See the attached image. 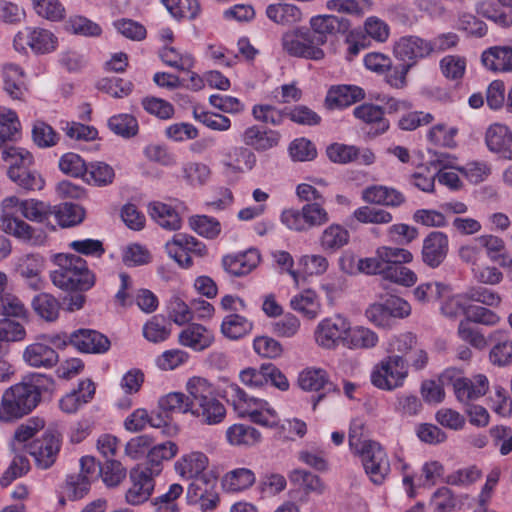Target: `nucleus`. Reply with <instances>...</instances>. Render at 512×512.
I'll return each mask as SVG.
<instances>
[{
  "instance_id": "nucleus-1",
  "label": "nucleus",
  "mask_w": 512,
  "mask_h": 512,
  "mask_svg": "<svg viewBox=\"0 0 512 512\" xmlns=\"http://www.w3.org/2000/svg\"><path fill=\"white\" fill-rule=\"evenodd\" d=\"M55 391L53 378L36 374L6 389L0 402V421L13 422L30 414L46 396Z\"/></svg>"
},
{
  "instance_id": "nucleus-2",
  "label": "nucleus",
  "mask_w": 512,
  "mask_h": 512,
  "mask_svg": "<svg viewBox=\"0 0 512 512\" xmlns=\"http://www.w3.org/2000/svg\"><path fill=\"white\" fill-rule=\"evenodd\" d=\"M55 391L53 378L36 374L6 389L0 402V421L13 422L30 414L46 396Z\"/></svg>"
},
{
  "instance_id": "nucleus-3",
  "label": "nucleus",
  "mask_w": 512,
  "mask_h": 512,
  "mask_svg": "<svg viewBox=\"0 0 512 512\" xmlns=\"http://www.w3.org/2000/svg\"><path fill=\"white\" fill-rule=\"evenodd\" d=\"M186 391L190 399V413L201 423L215 425L224 420L226 409L205 378L194 376L188 379Z\"/></svg>"
},
{
  "instance_id": "nucleus-4",
  "label": "nucleus",
  "mask_w": 512,
  "mask_h": 512,
  "mask_svg": "<svg viewBox=\"0 0 512 512\" xmlns=\"http://www.w3.org/2000/svg\"><path fill=\"white\" fill-rule=\"evenodd\" d=\"M56 262L58 268L51 273V280L57 287L64 290L86 291L94 285V275L80 256L59 254Z\"/></svg>"
},
{
  "instance_id": "nucleus-5",
  "label": "nucleus",
  "mask_w": 512,
  "mask_h": 512,
  "mask_svg": "<svg viewBox=\"0 0 512 512\" xmlns=\"http://www.w3.org/2000/svg\"><path fill=\"white\" fill-rule=\"evenodd\" d=\"M227 393L241 416H248L253 423L264 427L272 428L278 425V414L266 401L249 397L237 384L229 385Z\"/></svg>"
},
{
  "instance_id": "nucleus-6",
  "label": "nucleus",
  "mask_w": 512,
  "mask_h": 512,
  "mask_svg": "<svg viewBox=\"0 0 512 512\" xmlns=\"http://www.w3.org/2000/svg\"><path fill=\"white\" fill-rule=\"evenodd\" d=\"M282 50L291 57L310 60H321L325 57L324 50L307 27H296L287 30L281 36Z\"/></svg>"
},
{
  "instance_id": "nucleus-7",
  "label": "nucleus",
  "mask_w": 512,
  "mask_h": 512,
  "mask_svg": "<svg viewBox=\"0 0 512 512\" xmlns=\"http://www.w3.org/2000/svg\"><path fill=\"white\" fill-rule=\"evenodd\" d=\"M323 202L305 204L301 209H287L281 214L282 223L291 230L308 231L329 222L328 211L322 206Z\"/></svg>"
},
{
  "instance_id": "nucleus-8",
  "label": "nucleus",
  "mask_w": 512,
  "mask_h": 512,
  "mask_svg": "<svg viewBox=\"0 0 512 512\" xmlns=\"http://www.w3.org/2000/svg\"><path fill=\"white\" fill-rule=\"evenodd\" d=\"M407 361L402 356H388L371 372V383L378 389L392 391L401 387L408 375Z\"/></svg>"
},
{
  "instance_id": "nucleus-9",
  "label": "nucleus",
  "mask_w": 512,
  "mask_h": 512,
  "mask_svg": "<svg viewBox=\"0 0 512 512\" xmlns=\"http://www.w3.org/2000/svg\"><path fill=\"white\" fill-rule=\"evenodd\" d=\"M13 45L16 51L25 53L27 48L36 55L53 52L58 45L56 35L41 27H24L15 35Z\"/></svg>"
},
{
  "instance_id": "nucleus-10",
  "label": "nucleus",
  "mask_w": 512,
  "mask_h": 512,
  "mask_svg": "<svg viewBox=\"0 0 512 512\" xmlns=\"http://www.w3.org/2000/svg\"><path fill=\"white\" fill-rule=\"evenodd\" d=\"M356 456L360 457L363 468L374 484H382L390 473V462L386 451L380 443L368 440L366 445L357 450Z\"/></svg>"
},
{
  "instance_id": "nucleus-11",
  "label": "nucleus",
  "mask_w": 512,
  "mask_h": 512,
  "mask_svg": "<svg viewBox=\"0 0 512 512\" xmlns=\"http://www.w3.org/2000/svg\"><path fill=\"white\" fill-rule=\"evenodd\" d=\"M349 329V320L341 315L321 320L315 328L314 339L319 347L334 350L345 348V338Z\"/></svg>"
},
{
  "instance_id": "nucleus-12",
  "label": "nucleus",
  "mask_w": 512,
  "mask_h": 512,
  "mask_svg": "<svg viewBox=\"0 0 512 512\" xmlns=\"http://www.w3.org/2000/svg\"><path fill=\"white\" fill-rule=\"evenodd\" d=\"M166 252L174 259L179 266L189 268L193 261L190 254L203 257L207 254V248L204 243L194 236L178 233L165 245Z\"/></svg>"
},
{
  "instance_id": "nucleus-13",
  "label": "nucleus",
  "mask_w": 512,
  "mask_h": 512,
  "mask_svg": "<svg viewBox=\"0 0 512 512\" xmlns=\"http://www.w3.org/2000/svg\"><path fill=\"white\" fill-rule=\"evenodd\" d=\"M154 471L145 465H137L129 473L131 482L130 488L126 492V501L131 505H139L147 501L155 486Z\"/></svg>"
},
{
  "instance_id": "nucleus-14",
  "label": "nucleus",
  "mask_w": 512,
  "mask_h": 512,
  "mask_svg": "<svg viewBox=\"0 0 512 512\" xmlns=\"http://www.w3.org/2000/svg\"><path fill=\"white\" fill-rule=\"evenodd\" d=\"M61 448L60 434L47 430L30 444V455L39 469H49L56 461Z\"/></svg>"
},
{
  "instance_id": "nucleus-15",
  "label": "nucleus",
  "mask_w": 512,
  "mask_h": 512,
  "mask_svg": "<svg viewBox=\"0 0 512 512\" xmlns=\"http://www.w3.org/2000/svg\"><path fill=\"white\" fill-rule=\"evenodd\" d=\"M431 53L430 41L414 35L400 37L393 45L394 57L405 64L413 62V66Z\"/></svg>"
},
{
  "instance_id": "nucleus-16",
  "label": "nucleus",
  "mask_w": 512,
  "mask_h": 512,
  "mask_svg": "<svg viewBox=\"0 0 512 512\" xmlns=\"http://www.w3.org/2000/svg\"><path fill=\"white\" fill-rule=\"evenodd\" d=\"M449 240L445 233L430 232L423 240L421 258L430 268L439 267L447 257Z\"/></svg>"
},
{
  "instance_id": "nucleus-17",
  "label": "nucleus",
  "mask_w": 512,
  "mask_h": 512,
  "mask_svg": "<svg viewBox=\"0 0 512 512\" xmlns=\"http://www.w3.org/2000/svg\"><path fill=\"white\" fill-rule=\"evenodd\" d=\"M281 140L279 131L262 128L258 125L247 127L241 134V141L257 152H265L277 147Z\"/></svg>"
},
{
  "instance_id": "nucleus-18",
  "label": "nucleus",
  "mask_w": 512,
  "mask_h": 512,
  "mask_svg": "<svg viewBox=\"0 0 512 512\" xmlns=\"http://www.w3.org/2000/svg\"><path fill=\"white\" fill-rule=\"evenodd\" d=\"M485 143L490 152L512 160V131L508 126L500 123L490 125L485 133Z\"/></svg>"
},
{
  "instance_id": "nucleus-19",
  "label": "nucleus",
  "mask_w": 512,
  "mask_h": 512,
  "mask_svg": "<svg viewBox=\"0 0 512 512\" xmlns=\"http://www.w3.org/2000/svg\"><path fill=\"white\" fill-rule=\"evenodd\" d=\"M361 198L370 205L392 208H398L406 202V197L401 191L385 185L367 186L362 190Z\"/></svg>"
},
{
  "instance_id": "nucleus-20",
  "label": "nucleus",
  "mask_w": 512,
  "mask_h": 512,
  "mask_svg": "<svg viewBox=\"0 0 512 512\" xmlns=\"http://www.w3.org/2000/svg\"><path fill=\"white\" fill-rule=\"evenodd\" d=\"M259 263L260 253L254 248H250L241 253L226 255L222 259L224 270L233 277L248 275Z\"/></svg>"
},
{
  "instance_id": "nucleus-21",
  "label": "nucleus",
  "mask_w": 512,
  "mask_h": 512,
  "mask_svg": "<svg viewBox=\"0 0 512 512\" xmlns=\"http://www.w3.org/2000/svg\"><path fill=\"white\" fill-rule=\"evenodd\" d=\"M350 28V21L343 17L334 15H318L310 20V33L315 39H319V44L323 46L327 42L328 35L335 33H344Z\"/></svg>"
},
{
  "instance_id": "nucleus-22",
  "label": "nucleus",
  "mask_w": 512,
  "mask_h": 512,
  "mask_svg": "<svg viewBox=\"0 0 512 512\" xmlns=\"http://www.w3.org/2000/svg\"><path fill=\"white\" fill-rule=\"evenodd\" d=\"M488 387V379L482 374L476 375L473 378H458L453 383L457 400L465 404L485 395Z\"/></svg>"
},
{
  "instance_id": "nucleus-23",
  "label": "nucleus",
  "mask_w": 512,
  "mask_h": 512,
  "mask_svg": "<svg viewBox=\"0 0 512 512\" xmlns=\"http://www.w3.org/2000/svg\"><path fill=\"white\" fill-rule=\"evenodd\" d=\"M95 390V384L90 379L81 380L77 389L72 390L60 399V409L68 414L75 413L82 405L93 399Z\"/></svg>"
},
{
  "instance_id": "nucleus-24",
  "label": "nucleus",
  "mask_w": 512,
  "mask_h": 512,
  "mask_svg": "<svg viewBox=\"0 0 512 512\" xmlns=\"http://www.w3.org/2000/svg\"><path fill=\"white\" fill-rule=\"evenodd\" d=\"M178 342L184 347L202 351L211 346L214 335L205 326L192 323L179 333Z\"/></svg>"
},
{
  "instance_id": "nucleus-25",
  "label": "nucleus",
  "mask_w": 512,
  "mask_h": 512,
  "mask_svg": "<svg viewBox=\"0 0 512 512\" xmlns=\"http://www.w3.org/2000/svg\"><path fill=\"white\" fill-rule=\"evenodd\" d=\"M298 386L304 391L327 389L339 394V389L329 381L327 372L322 368L308 367L303 369L297 379Z\"/></svg>"
},
{
  "instance_id": "nucleus-26",
  "label": "nucleus",
  "mask_w": 512,
  "mask_h": 512,
  "mask_svg": "<svg viewBox=\"0 0 512 512\" xmlns=\"http://www.w3.org/2000/svg\"><path fill=\"white\" fill-rule=\"evenodd\" d=\"M208 466V458L202 452H191L179 458L174 468L176 473L183 479H196L206 475L203 473Z\"/></svg>"
},
{
  "instance_id": "nucleus-27",
  "label": "nucleus",
  "mask_w": 512,
  "mask_h": 512,
  "mask_svg": "<svg viewBox=\"0 0 512 512\" xmlns=\"http://www.w3.org/2000/svg\"><path fill=\"white\" fill-rule=\"evenodd\" d=\"M148 213L159 226L166 230L176 231L181 228V217L170 205L158 201L152 202L148 206Z\"/></svg>"
},
{
  "instance_id": "nucleus-28",
  "label": "nucleus",
  "mask_w": 512,
  "mask_h": 512,
  "mask_svg": "<svg viewBox=\"0 0 512 512\" xmlns=\"http://www.w3.org/2000/svg\"><path fill=\"white\" fill-rule=\"evenodd\" d=\"M364 98V92L357 86H339L331 89L326 97V105L330 109L343 108Z\"/></svg>"
},
{
  "instance_id": "nucleus-29",
  "label": "nucleus",
  "mask_w": 512,
  "mask_h": 512,
  "mask_svg": "<svg viewBox=\"0 0 512 512\" xmlns=\"http://www.w3.org/2000/svg\"><path fill=\"white\" fill-rule=\"evenodd\" d=\"M266 16L274 23L282 26H293L302 20L300 9L289 3L270 4L266 8Z\"/></svg>"
},
{
  "instance_id": "nucleus-30",
  "label": "nucleus",
  "mask_w": 512,
  "mask_h": 512,
  "mask_svg": "<svg viewBox=\"0 0 512 512\" xmlns=\"http://www.w3.org/2000/svg\"><path fill=\"white\" fill-rule=\"evenodd\" d=\"M482 63L491 71H512V48L491 47L483 52Z\"/></svg>"
},
{
  "instance_id": "nucleus-31",
  "label": "nucleus",
  "mask_w": 512,
  "mask_h": 512,
  "mask_svg": "<svg viewBox=\"0 0 512 512\" xmlns=\"http://www.w3.org/2000/svg\"><path fill=\"white\" fill-rule=\"evenodd\" d=\"M347 332L345 338V348L347 349H372L378 343L377 334L369 328L363 326L352 327L349 322Z\"/></svg>"
},
{
  "instance_id": "nucleus-32",
  "label": "nucleus",
  "mask_w": 512,
  "mask_h": 512,
  "mask_svg": "<svg viewBox=\"0 0 512 512\" xmlns=\"http://www.w3.org/2000/svg\"><path fill=\"white\" fill-rule=\"evenodd\" d=\"M350 234L340 224H331L326 227L319 239L321 248L326 252L334 253L348 244Z\"/></svg>"
},
{
  "instance_id": "nucleus-33",
  "label": "nucleus",
  "mask_w": 512,
  "mask_h": 512,
  "mask_svg": "<svg viewBox=\"0 0 512 512\" xmlns=\"http://www.w3.org/2000/svg\"><path fill=\"white\" fill-rule=\"evenodd\" d=\"M257 159L255 153L249 147H234L232 152L227 155L223 164L234 172L252 170L256 165Z\"/></svg>"
},
{
  "instance_id": "nucleus-34",
  "label": "nucleus",
  "mask_w": 512,
  "mask_h": 512,
  "mask_svg": "<svg viewBox=\"0 0 512 512\" xmlns=\"http://www.w3.org/2000/svg\"><path fill=\"white\" fill-rule=\"evenodd\" d=\"M178 453V446L172 441H166L151 447L148 453V462L145 464L154 471V474H160L163 461L171 460Z\"/></svg>"
},
{
  "instance_id": "nucleus-35",
  "label": "nucleus",
  "mask_w": 512,
  "mask_h": 512,
  "mask_svg": "<svg viewBox=\"0 0 512 512\" xmlns=\"http://www.w3.org/2000/svg\"><path fill=\"white\" fill-rule=\"evenodd\" d=\"M227 441L234 446H252L261 439V434L254 427L234 424L226 431Z\"/></svg>"
},
{
  "instance_id": "nucleus-36",
  "label": "nucleus",
  "mask_w": 512,
  "mask_h": 512,
  "mask_svg": "<svg viewBox=\"0 0 512 512\" xmlns=\"http://www.w3.org/2000/svg\"><path fill=\"white\" fill-rule=\"evenodd\" d=\"M171 334V324L162 315L152 316L143 326V336L152 343L167 340Z\"/></svg>"
},
{
  "instance_id": "nucleus-37",
  "label": "nucleus",
  "mask_w": 512,
  "mask_h": 512,
  "mask_svg": "<svg viewBox=\"0 0 512 512\" xmlns=\"http://www.w3.org/2000/svg\"><path fill=\"white\" fill-rule=\"evenodd\" d=\"M52 215L62 227H71L81 223L85 216L84 209L73 203H63L52 206Z\"/></svg>"
},
{
  "instance_id": "nucleus-38",
  "label": "nucleus",
  "mask_w": 512,
  "mask_h": 512,
  "mask_svg": "<svg viewBox=\"0 0 512 512\" xmlns=\"http://www.w3.org/2000/svg\"><path fill=\"white\" fill-rule=\"evenodd\" d=\"M32 308L42 319L52 322L58 318L60 304L54 296L40 293L33 298Z\"/></svg>"
},
{
  "instance_id": "nucleus-39",
  "label": "nucleus",
  "mask_w": 512,
  "mask_h": 512,
  "mask_svg": "<svg viewBox=\"0 0 512 512\" xmlns=\"http://www.w3.org/2000/svg\"><path fill=\"white\" fill-rule=\"evenodd\" d=\"M160 59L179 71H189L194 65V58L189 53H181L172 46L165 45L159 50Z\"/></svg>"
},
{
  "instance_id": "nucleus-40",
  "label": "nucleus",
  "mask_w": 512,
  "mask_h": 512,
  "mask_svg": "<svg viewBox=\"0 0 512 512\" xmlns=\"http://www.w3.org/2000/svg\"><path fill=\"white\" fill-rule=\"evenodd\" d=\"M35 13L48 21L59 22L66 16V9L60 0H30Z\"/></svg>"
},
{
  "instance_id": "nucleus-41",
  "label": "nucleus",
  "mask_w": 512,
  "mask_h": 512,
  "mask_svg": "<svg viewBox=\"0 0 512 512\" xmlns=\"http://www.w3.org/2000/svg\"><path fill=\"white\" fill-rule=\"evenodd\" d=\"M252 328V322L238 314L227 315L221 324L222 334L229 339H238L249 333Z\"/></svg>"
},
{
  "instance_id": "nucleus-42",
  "label": "nucleus",
  "mask_w": 512,
  "mask_h": 512,
  "mask_svg": "<svg viewBox=\"0 0 512 512\" xmlns=\"http://www.w3.org/2000/svg\"><path fill=\"white\" fill-rule=\"evenodd\" d=\"M71 346L78 352H99V332L81 328L72 333Z\"/></svg>"
},
{
  "instance_id": "nucleus-43",
  "label": "nucleus",
  "mask_w": 512,
  "mask_h": 512,
  "mask_svg": "<svg viewBox=\"0 0 512 512\" xmlns=\"http://www.w3.org/2000/svg\"><path fill=\"white\" fill-rule=\"evenodd\" d=\"M65 29L71 34L85 37H98L102 33L97 23L81 15L70 16L65 23Z\"/></svg>"
},
{
  "instance_id": "nucleus-44",
  "label": "nucleus",
  "mask_w": 512,
  "mask_h": 512,
  "mask_svg": "<svg viewBox=\"0 0 512 512\" xmlns=\"http://www.w3.org/2000/svg\"><path fill=\"white\" fill-rule=\"evenodd\" d=\"M158 408L169 416L173 413H190V399L188 394L171 392L159 399Z\"/></svg>"
},
{
  "instance_id": "nucleus-45",
  "label": "nucleus",
  "mask_w": 512,
  "mask_h": 512,
  "mask_svg": "<svg viewBox=\"0 0 512 512\" xmlns=\"http://www.w3.org/2000/svg\"><path fill=\"white\" fill-rule=\"evenodd\" d=\"M269 380L273 386L282 391L289 389L288 379L277 367L273 364H263L259 371H256V387H261Z\"/></svg>"
},
{
  "instance_id": "nucleus-46",
  "label": "nucleus",
  "mask_w": 512,
  "mask_h": 512,
  "mask_svg": "<svg viewBox=\"0 0 512 512\" xmlns=\"http://www.w3.org/2000/svg\"><path fill=\"white\" fill-rule=\"evenodd\" d=\"M27 167L24 169L8 170L9 178L24 190H40L44 186V180L34 170Z\"/></svg>"
},
{
  "instance_id": "nucleus-47",
  "label": "nucleus",
  "mask_w": 512,
  "mask_h": 512,
  "mask_svg": "<svg viewBox=\"0 0 512 512\" xmlns=\"http://www.w3.org/2000/svg\"><path fill=\"white\" fill-rule=\"evenodd\" d=\"M23 70L16 64L3 65V82L5 91L13 98L18 99L22 95Z\"/></svg>"
},
{
  "instance_id": "nucleus-48",
  "label": "nucleus",
  "mask_w": 512,
  "mask_h": 512,
  "mask_svg": "<svg viewBox=\"0 0 512 512\" xmlns=\"http://www.w3.org/2000/svg\"><path fill=\"white\" fill-rule=\"evenodd\" d=\"M71 335L55 334L44 335L41 342L31 344L26 347L24 352H54L55 350H64L68 344L71 345Z\"/></svg>"
},
{
  "instance_id": "nucleus-49",
  "label": "nucleus",
  "mask_w": 512,
  "mask_h": 512,
  "mask_svg": "<svg viewBox=\"0 0 512 512\" xmlns=\"http://www.w3.org/2000/svg\"><path fill=\"white\" fill-rule=\"evenodd\" d=\"M189 226L198 235L207 239H215L221 233L220 222L217 219L206 215H195L190 217Z\"/></svg>"
},
{
  "instance_id": "nucleus-50",
  "label": "nucleus",
  "mask_w": 512,
  "mask_h": 512,
  "mask_svg": "<svg viewBox=\"0 0 512 512\" xmlns=\"http://www.w3.org/2000/svg\"><path fill=\"white\" fill-rule=\"evenodd\" d=\"M168 319L178 326L192 321L191 304L188 305L181 297L174 295L167 304Z\"/></svg>"
},
{
  "instance_id": "nucleus-51",
  "label": "nucleus",
  "mask_w": 512,
  "mask_h": 512,
  "mask_svg": "<svg viewBox=\"0 0 512 512\" xmlns=\"http://www.w3.org/2000/svg\"><path fill=\"white\" fill-rule=\"evenodd\" d=\"M255 474L248 468H238L224 476V486L230 491H242L255 483Z\"/></svg>"
},
{
  "instance_id": "nucleus-52",
  "label": "nucleus",
  "mask_w": 512,
  "mask_h": 512,
  "mask_svg": "<svg viewBox=\"0 0 512 512\" xmlns=\"http://www.w3.org/2000/svg\"><path fill=\"white\" fill-rule=\"evenodd\" d=\"M217 478L211 474L196 477L189 485L187 498L190 503L202 499L208 493L217 492Z\"/></svg>"
},
{
  "instance_id": "nucleus-53",
  "label": "nucleus",
  "mask_w": 512,
  "mask_h": 512,
  "mask_svg": "<svg viewBox=\"0 0 512 512\" xmlns=\"http://www.w3.org/2000/svg\"><path fill=\"white\" fill-rule=\"evenodd\" d=\"M20 123L12 110L0 107V147L7 141H13L19 133Z\"/></svg>"
},
{
  "instance_id": "nucleus-54",
  "label": "nucleus",
  "mask_w": 512,
  "mask_h": 512,
  "mask_svg": "<svg viewBox=\"0 0 512 512\" xmlns=\"http://www.w3.org/2000/svg\"><path fill=\"white\" fill-rule=\"evenodd\" d=\"M21 214L34 222H45L52 215V206L43 201L28 199L21 202Z\"/></svg>"
},
{
  "instance_id": "nucleus-55",
  "label": "nucleus",
  "mask_w": 512,
  "mask_h": 512,
  "mask_svg": "<svg viewBox=\"0 0 512 512\" xmlns=\"http://www.w3.org/2000/svg\"><path fill=\"white\" fill-rule=\"evenodd\" d=\"M353 217L363 224H389L393 220L389 211L371 206L357 208L353 212Z\"/></svg>"
},
{
  "instance_id": "nucleus-56",
  "label": "nucleus",
  "mask_w": 512,
  "mask_h": 512,
  "mask_svg": "<svg viewBox=\"0 0 512 512\" xmlns=\"http://www.w3.org/2000/svg\"><path fill=\"white\" fill-rule=\"evenodd\" d=\"M2 159L9 164V169H24L31 167L34 163L32 154L24 148L9 146L3 149Z\"/></svg>"
},
{
  "instance_id": "nucleus-57",
  "label": "nucleus",
  "mask_w": 512,
  "mask_h": 512,
  "mask_svg": "<svg viewBox=\"0 0 512 512\" xmlns=\"http://www.w3.org/2000/svg\"><path fill=\"white\" fill-rule=\"evenodd\" d=\"M108 126L111 131L123 138L133 137L138 132L137 119L130 114L112 116L108 120Z\"/></svg>"
},
{
  "instance_id": "nucleus-58",
  "label": "nucleus",
  "mask_w": 512,
  "mask_h": 512,
  "mask_svg": "<svg viewBox=\"0 0 512 512\" xmlns=\"http://www.w3.org/2000/svg\"><path fill=\"white\" fill-rule=\"evenodd\" d=\"M457 334L462 341L468 343L474 349L482 350L486 347V338L473 325L470 319L464 318L460 321Z\"/></svg>"
},
{
  "instance_id": "nucleus-59",
  "label": "nucleus",
  "mask_w": 512,
  "mask_h": 512,
  "mask_svg": "<svg viewBox=\"0 0 512 512\" xmlns=\"http://www.w3.org/2000/svg\"><path fill=\"white\" fill-rule=\"evenodd\" d=\"M127 475L125 467L117 460L108 459L101 465L100 477L107 487H117Z\"/></svg>"
},
{
  "instance_id": "nucleus-60",
  "label": "nucleus",
  "mask_w": 512,
  "mask_h": 512,
  "mask_svg": "<svg viewBox=\"0 0 512 512\" xmlns=\"http://www.w3.org/2000/svg\"><path fill=\"white\" fill-rule=\"evenodd\" d=\"M114 176V170L110 165L104 162H96L92 163L89 167L87 166L84 178L88 183L105 186L112 183Z\"/></svg>"
},
{
  "instance_id": "nucleus-61",
  "label": "nucleus",
  "mask_w": 512,
  "mask_h": 512,
  "mask_svg": "<svg viewBox=\"0 0 512 512\" xmlns=\"http://www.w3.org/2000/svg\"><path fill=\"white\" fill-rule=\"evenodd\" d=\"M32 139L38 147L49 148L58 143L59 135L47 123L36 121L32 128Z\"/></svg>"
},
{
  "instance_id": "nucleus-62",
  "label": "nucleus",
  "mask_w": 512,
  "mask_h": 512,
  "mask_svg": "<svg viewBox=\"0 0 512 512\" xmlns=\"http://www.w3.org/2000/svg\"><path fill=\"white\" fill-rule=\"evenodd\" d=\"M28 313L24 303L14 294L5 293L0 296V316L26 318Z\"/></svg>"
},
{
  "instance_id": "nucleus-63",
  "label": "nucleus",
  "mask_w": 512,
  "mask_h": 512,
  "mask_svg": "<svg viewBox=\"0 0 512 512\" xmlns=\"http://www.w3.org/2000/svg\"><path fill=\"white\" fill-rule=\"evenodd\" d=\"M291 307L308 318H314L317 315L319 308L315 292L307 290L301 295L295 296L291 300Z\"/></svg>"
},
{
  "instance_id": "nucleus-64",
  "label": "nucleus",
  "mask_w": 512,
  "mask_h": 512,
  "mask_svg": "<svg viewBox=\"0 0 512 512\" xmlns=\"http://www.w3.org/2000/svg\"><path fill=\"white\" fill-rule=\"evenodd\" d=\"M252 115L257 121L279 126L283 123L287 113L272 105L257 104L252 108Z\"/></svg>"
}]
</instances>
